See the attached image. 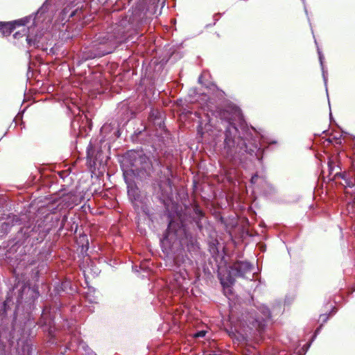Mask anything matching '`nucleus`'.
<instances>
[{
	"instance_id": "f257e3e1",
	"label": "nucleus",
	"mask_w": 355,
	"mask_h": 355,
	"mask_svg": "<svg viewBox=\"0 0 355 355\" xmlns=\"http://www.w3.org/2000/svg\"><path fill=\"white\" fill-rule=\"evenodd\" d=\"M189 284L188 275L186 271L180 272L174 275L173 282H171L173 289H182Z\"/></svg>"
},
{
	"instance_id": "f03ea898",
	"label": "nucleus",
	"mask_w": 355,
	"mask_h": 355,
	"mask_svg": "<svg viewBox=\"0 0 355 355\" xmlns=\"http://www.w3.org/2000/svg\"><path fill=\"white\" fill-rule=\"evenodd\" d=\"M252 269L251 265L247 261H238L232 267L231 272L234 275L244 276Z\"/></svg>"
},
{
	"instance_id": "7ed1b4c3",
	"label": "nucleus",
	"mask_w": 355,
	"mask_h": 355,
	"mask_svg": "<svg viewBox=\"0 0 355 355\" xmlns=\"http://www.w3.org/2000/svg\"><path fill=\"white\" fill-rule=\"evenodd\" d=\"M26 19H23L12 22H0V31L3 35H10L12 31L15 28V24L24 25L26 23Z\"/></svg>"
},
{
	"instance_id": "20e7f679",
	"label": "nucleus",
	"mask_w": 355,
	"mask_h": 355,
	"mask_svg": "<svg viewBox=\"0 0 355 355\" xmlns=\"http://www.w3.org/2000/svg\"><path fill=\"white\" fill-rule=\"evenodd\" d=\"M318 54H319V59H320V64H321L322 69L323 78H324V83L326 85L327 84V75H326V72L324 71V68H323V55L321 54L320 51H318Z\"/></svg>"
},
{
	"instance_id": "39448f33",
	"label": "nucleus",
	"mask_w": 355,
	"mask_h": 355,
	"mask_svg": "<svg viewBox=\"0 0 355 355\" xmlns=\"http://www.w3.org/2000/svg\"><path fill=\"white\" fill-rule=\"evenodd\" d=\"M173 223L171 222L168 225V232L167 233V235L165 236V238L162 240V243L164 244L168 239L171 236V232L173 230Z\"/></svg>"
},
{
	"instance_id": "423d86ee",
	"label": "nucleus",
	"mask_w": 355,
	"mask_h": 355,
	"mask_svg": "<svg viewBox=\"0 0 355 355\" xmlns=\"http://www.w3.org/2000/svg\"><path fill=\"white\" fill-rule=\"evenodd\" d=\"M206 334V331H200L198 332H197L196 334H194V337L196 338H200V337H204Z\"/></svg>"
},
{
	"instance_id": "0eeeda50",
	"label": "nucleus",
	"mask_w": 355,
	"mask_h": 355,
	"mask_svg": "<svg viewBox=\"0 0 355 355\" xmlns=\"http://www.w3.org/2000/svg\"><path fill=\"white\" fill-rule=\"evenodd\" d=\"M263 315L265 318H268L270 317V311L268 308H263Z\"/></svg>"
},
{
	"instance_id": "6e6552de",
	"label": "nucleus",
	"mask_w": 355,
	"mask_h": 355,
	"mask_svg": "<svg viewBox=\"0 0 355 355\" xmlns=\"http://www.w3.org/2000/svg\"><path fill=\"white\" fill-rule=\"evenodd\" d=\"M344 180H345L346 186H347L349 187H352L354 185V183L352 180H346V179H344Z\"/></svg>"
},
{
	"instance_id": "1a4fd4ad",
	"label": "nucleus",
	"mask_w": 355,
	"mask_h": 355,
	"mask_svg": "<svg viewBox=\"0 0 355 355\" xmlns=\"http://www.w3.org/2000/svg\"><path fill=\"white\" fill-rule=\"evenodd\" d=\"M257 178H258V176L257 175L252 176V178H251V182L252 184L255 183L256 181H257Z\"/></svg>"
},
{
	"instance_id": "9d476101",
	"label": "nucleus",
	"mask_w": 355,
	"mask_h": 355,
	"mask_svg": "<svg viewBox=\"0 0 355 355\" xmlns=\"http://www.w3.org/2000/svg\"><path fill=\"white\" fill-rule=\"evenodd\" d=\"M231 129H232V130H234L235 132H236V130H236V127H235V126H234V125H233V126H231V128H230V130H229L228 131H230V130H231Z\"/></svg>"
},
{
	"instance_id": "9b49d317",
	"label": "nucleus",
	"mask_w": 355,
	"mask_h": 355,
	"mask_svg": "<svg viewBox=\"0 0 355 355\" xmlns=\"http://www.w3.org/2000/svg\"><path fill=\"white\" fill-rule=\"evenodd\" d=\"M26 40H27V41H28V44H31V43H32V40H31V38H29V37H27V39H26Z\"/></svg>"
},
{
	"instance_id": "f8f14e48",
	"label": "nucleus",
	"mask_w": 355,
	"mask_h": 355,
	"mask_svg": "<svg viewBox=\"0 0 355 355\" xmlns=\"http://www.w3.org/2000/svg\"><path fill=\"white\" fill-rule=\"evenodd\" d=\"M123 175H124V178H125V180L127 181V178H127L128 172H127V171L124 172Z\"/></svg>"
},
{
	"instance_id": "ddd939ff",
	"label": "nucleus",
	"mask_w": 355,
	"mask_h": 355,
	"mask_svg": "<svg viewBox=\"0 0 355 355\" xmlns=\"http://www.w3.org/2000/svg\"><path fill=\"white\" fill-rule=\"evenodd\" d=\"M18 35H19V33H16L15 35H14V37L15 38H17L18 37Z\"/></svg>"
},
{
	"instance_id": "4468645a",
	"label": "nucleus",
	"mask_w": 355,
	"mask_h": 355,
	"mask_svg": "<svg viewBox=\"0 0 355 355\" xmlns=\"http://www.w3.org/2000/svg\"><path fill=\"white\" fill-rule=\"evenodd\" d=\"M128 188H130V186L128 185ZM128 194H129V195H130L131 190H130V189H128Z\"/></svg>"
},
{
	"instance_id": "2eb2a0df",
	"label": "nucleus",
	"mask_w": 355,
	"mask_h": 355,
	"mask_svg": "<svg viewBox=\"0 0 355 355\" xmlns=\"http://www.w3.org/2000/svg\"><path fill=\"white\" fill-rule=\"evenodd\" d=\"M229 282H230V284H232V281L231 279H230V280H229Z\"/></svg>"
}]
</instances>
